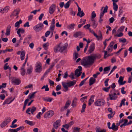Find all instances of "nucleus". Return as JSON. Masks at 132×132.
<instances>
[{"label": "nucleus", "instance_id": "38", "mask_svg": "<svg viewBox=\"0 0 132 132\" xmlns=\"http://www.w3.org/2000/svg\"><path fill=\"white\" fill-rule=\"evenodd\" d=\"M113 9L115 11H117L118 8V6L117 4L113 2Z\"/></svg>", "mask_w": 132, "mask_h": 132}, {"label": "nucleus", "instance_id": "47", "mask_svg": "<svg viewBox=\"0 0 132 132\" xmlns=\"http://www.w3.org/2000/svg\"><path fill=\"white\" fill-rule=\"evenodd\" d=\"M24 30L22 28H20L18 29L17 31L19 32L20 33L23 34L24 32Z\"/></svg>", "mask_w": 132, "mask_h": 132}, {"label": "nucleus", "instance_id": "44", "mask_svg": "<svg viewBox=\"0 0 132 132\" xmlns=\"http://www.w3.org/2000/svg\"><path fill=\"white\" fill-rule=\"evenodd\" d=\"M44 88L45 89V90L46 91H48L49 90V88L48 87V85H44L41 88L42 89H43Z\"/></svg>", "mask_w": 132, "mask_h": 132}, {"label": "nucleus", "instance_id": "45", "mask_svg": "<svg viewBox=\"0 0 132 132\" xmlns=\"http://www.w3.org/2000/svg\"><path fill=\"white\" fill-rule=\"evenodd\" d=\"M36 108L34 106H33L31 109L30 108V112L31 114H33L36 111Z\"/></svg>", "mask_w": 132, "mask_h": 132}, {"label": "nucleus", "instance_id": "56", "mask_svg": "<svg viewBox=\"0 0 132 132\" xmlns=\"http://www.w3.org/2000/svg\"><path fill=\"white\" fill-rule=\"evenodd\" d=\"M104 52V58L105 59L106 57H107L109 56V54H107V52L106 51H103Z\"/></svg>", "mask_w": 132, "mask_h": 132}, {"label": "nucleus", "instance_id": "23", "mask_svg": "<svg viewBox=\"0 0 132 132\" xmlns=\"http://www.w3.org/2000/svg\"><path fill=\"white\" fill-rule=\"evenodd\" d=\"M11 98H10L6 99L3 103V105H4L5 104H9L12 102V101L10 100Z\"/></svg>", "mask_w": 132, "mask_h": 132}, {"label": "nucleus", "instance_id": "59", "mask_svg": "<svg viewBox=\"0 0 132 132\" xmlns=\"http://www.w3.org/2000/svg\"><path fill=\"white\" fill-rule=\"evenodd\" d=\"M109 80L108 78H107L104 81L105 85V86H108V82Z\"/></svg>", "mask_w": 132, "mask_h": 132}, {"label": "nucleus", "instance_id": "3", "mask_svg": "<svg viewBox=\"0 0 132 132\" xmlns=\"http://www.w3.org/2000/svg\"><path fill=\"white\" fill-rule=\"evenodd\" d=\"M43 26V24L42 23H40L34 26L33 27V29L36 32H38L42 29Z\"/></svg>", "mask_w": 132, "mask_h": 132}, {"label": "nucleus", "instance_id": "43", "mask_svg": "<svg viewBox=\"0 0 132 132\" xmlns=\"http://www.w3.org/2000/svg\"><path fill=\"white\" fill-rule=\"evenodd\" d=\"M86 104L85 103H84L82 106V109L81 111V113H82L85 111V109L86 108Z\"/></svg>", "mask_w": 132, "mask_h": 132}, {"label": "nucleus", "instance_id": "58", "mask_svg": "<svg viewBox=\"0 0 132 132\" xmlns=\"http://www.w3.org/2000/svg\"><path fill=\"white\" fill-rule=\"evenodd\" d=\"M5 97V95L3 94H2L0 95V99L2 100H3L4 99Z\"/></svg>", "mask_w": 132, "mask_h": 132}, {"label": "nucleus", "instance_id": "8", "mask_svg": "<svg viewBox=\"0 0 132 132\" xmlns=\"http://www.w3.org/2000/svg\"><path fill=\"white\" fill-rule=\"evenodd\" d=\"M42 68L41 64L39 62H37L36 66V71L37 73H40L42 71Z\"/></svg>", "mask_w": 132, "mask_h": 132}, {"label": "nucleus", "instance_id": "50", "mask_svg": "<svg viewBox=\"0 0 132 132\" xmlns=\"http://www.w3.org/2000/svg\"><path fill=\"white\" fill-rule=\"evenodd\" d=\"M6 83H3L0 86V88H5L6 86Z\"/></svg>", "mask_w": 132, "mask_h": 132}, {"label": "nucleus", "instance_id": "25", "mask_svg": "<svg viewBox=\"0 0 132 132\" xmlns=\"http://www.w3.org/2000/svg\"><path fill=\"white\" fill-rule=\"evenodd\" d=\"M118 129V126L116 125L115 123H113L112 125L111 129H112L113 130L117 131Z\"/></svg>", "mask_w": 132, "mask_h": 132}, {"label": "nucleus", "instance_id": "51", "mask_svg": "<svg viewBox=\"0 0 132 132\" xmlns=\"http://www.w3.org/2000/svg\"><path fill=\"white\" fill-rule=\"evenodd\" d=\"M55 28V25L51 24V26L50 27V30L52 31H53Z\"/></svg>", "mask_w": 132, "mask_h": 132}, {"label": "nucleus", "instance_id": "46", "mask_svg": "<svg viewBox=\"0 0 132 132\" xmlns=\"http://www.w3.org/2000/svg\"><path fill=\"white\" fill-rule=\"evenodd\" d=\"M119 42L120 43H125L126 42L127 40L125 38H120L119 39Z\"/></svg>", "mask_w": 132, "mask_h": 132}, {"label": "nucleus", "instance_id": "14", "mask_svg": "<svg viewBox=\"0 0 132 132\" xmlns=\"http://www.w3.org/2000/svg\"><path fill=\"white\" fill-rule=\"evenodd\" d=\"M12 82L13 83L16 85H19L21 82L19 79L17 78H15L12 79Z\"/></svg>", "mask_w": 132, "mask_h": 132}, {"label": "nucleus", "instance_id": "5", "mask_svg": "<svg viewBox=\"0 0 132 132\" xmlns=\"http://www.w3.org/2000/svg\"><path fill=\"white\" fill-rule=\"evenodd\" d=\"M105 103L104 100L100 99L95 101L94 103V104L96 106H100L104 105Z\"/></svg>", "mask_w": 132, "mask_h": 132}, {"label": "nucleus", "instance_id": "31", "mask_svg": "<svg viewBox=\"0 0 132 132\" xmlns=\"http://www.w3.org/2000/svg\"><path fill=\"white\" fill-rule=\"evenodd\" d=\"M76 81L73 80L72 81H70L69 82H68V84L69 86V87H71L75 85L76 84Z\"/></svg>", "mask_w": 132, "mask_h": 132}, {"label": "nucleus", "instance_id": "9", "mask_svg": "<svg viewBox=\"0 0 132 132\" xmlns=\"http://www.w3.org/2000/svg\"><path fill=\"white\" fill-rule=\"evenodd\" d=\"M56 9V5L53 4L49 8V12L51 14H53L55 11Z\"/></svg>", "mask_w": 132, "mask_h": 132}, {"label": "nucleus", "instance_id": "39", "mask_svg": "<svg viewBox=\"0 0 132 132\" xmlns=\"http://www.w3.org/2000/svg\"><path fill=\"white\" fill-rule=\"evenodd\" d=\"M20 72L22 76H23L26 73L25 69L24 68H21Z\"/></svg>", "mask_w": 132, "mask_h": 132}, {"label": "nucleus", "instance_id": "62", "mask_svg": "<svg viewBox=\"0 0 132 132\" xmlns=\"http://www.w3.org/2000/svg\"><path fill=\"white\" fill-rule=\"evenodd\" d=\"M90 26V25L89 24H88L84 26V28L85 29H89V28Z\"/></svg>", "mask_w": 132, "mask_h": 132}, {"label": "nucleus", "instance_id": "15", "mask_svg": "<svg viewBox=\"0 0 132 132\" xmlns=\"http://www.w3.org/2000/svg\"><path fill=\"white\" fill-rule=\"evenodd\" d=\"M68 46V44H64L63 45H62L61 43V44L60 45V52L61 53L63 51L66 49Z\"/></svg>", "mask_w": 132, "mask_h": 132}, {"label": "nucleus", "instance_id": "54", "mask_svg": "<svg viewBox=\"0 0 132 132\" xmlns=\"http://www.w3.org/2000/svg\"><path fill=\"white\" fill-rule=\"evenodd\" d=\"M70 6V4L69 2H67L64 5V7L65 9L68 8Z\"/></svg>", "mask_w": 132, "mask_h": 132}, {"label": "nucleus", "instance_id": "12", "mask_svg": "<svg viewBox=\"0 0 132 132\" xmlns=\"http://www.w3.org/2000/svg\"><path fill=\"white\" fill-rule=\"evenodd\" d=\"M85 14L83 11H81V9L80 7H78V12L77 14V15L79 16L80 17H81L84 16Z\"/></svg>", "mask_w": 132, "mask_h": 132}, {"label": "nucleus", "instance_id": "36", "mask_svg": "<svg viewBox=\"0 0 132 132\" xmlns=\"http://www.w3.org/2000/svg\"><path fill=\"white\" fill-rule=\"evenodd\" d=\"M49 45V43L47 42L43 44V46L45 50H47Z\"/></svg>", "mask_w": 132, "mask_h": 132}, {"label": "nucleus", "instance_id": "63", "mask_svg": "<svg viewBox=\"0 0 132 132\" xmlns=\"http://www.w3.org/2000/svg\"><path fill=\"white\" fill-rule=\"evenodd\" d=\"M125 89V87H122L121 88V92L122 94H125L126 93V92L124 91Z\"/></svg>", "mask_w": 132, "mask_h": 132}, {"label": "nucleus", "instance_id": "18", "mask_svg": "<svg viewBox=\"0 0 132 132\" xmlns=\"http://www.w3.org/2000/svg\"><path fill=\"white\" fill-rule=\"evenodd\" d=\"M33 68L32 66H30L27 69L26 74L30 75L32 71Z\"/></svg>", "mask_w": 132, "mask_h": 132}, {"label": "nucleus", "instance_id": "28", "mask_svg": "<svg viewBox=\"0 0 132 132\" xmlns=\"http://www.w3.org/2000/svg\"><path fill=\"white\" fill-rule=\"evenodd\" d=\"M37 92H33L32 93L30 94H29L28 96V98L31 99L32 98H34L35 96V94Z\"/></svg>", "mask_w": 132, "mask_h": 132}, {"label": "nucleus", "instance_id": "41", "mask_svg": "<svg viewBox=\"0 0 132 132\" xmlns=\"http://www.w3.org/2000/svg\"><path fill=\"white\" fill-rule=\"evenodd\" d=\"M44 101H46L51 102L53 99L52 98L47 97L44 99Z\"/></svg>", "mask_w": 132, "mask_h": 132}, {"label": "nucleus", "instance_id": "34", "mask_svg": "<svg viewBox=\"0 0 132 132\" xmlns=\"http://www.w3.org/2000/svg\"><path fill=\"white\" fill-rule=\"evenodd\" d=\"M100 34L99 36H98L97 35V37H96L97 38V40H102V37L101 34V32L100 31H99L98 32Z\"/></svg>", "mask_w": 132, "mask_h": 132}, {"label": "nucleus", "instance_id": "30", "mask_svg": "<svg viewBox=\"0 0 132 132\" xmlns=\"http://www.w3.org/2000/svg\"><path fill=\"white\" fill-rule=\"evenodd\" d=\"M81 72L79 71L78 69H77L75 71V75L77 76V77L80 76L81 74Z\"/></svg>", "mask_w": 132, "mask_h": 132}, {"label": "nucleus", "instance_id": "24", "mask_svg": "<svg viewBox=\"0 0 132 132\" xmlns=\"http://www.w3.org/2000/svg\"><path fill=\"white\" fill-rule=\"evenodd\" d=\"M22 21L21 20H20L19 21L16 22L14 25V26L15 27H17V28H18L20 27V25L22 23ZM18 28L16 29V30H17Z\"/></svg>", "mask_w": 132, "mask_h": 132}, {"label": "nucleus", "instance_id": "22", "mask_svg": "<svg viewBox=\"0 0 132 132\" xmlns=\"http://www.w3.org/2000/svg\"><path fill=\"white\" fill-rule=\"evenodd\" d=\"M73 60H75L79 57V54L76 51H75L73 55Z\"/></svg>", "mask_w": 132, "mask_h": 132}, {"label": "nucleus", "instance_id": "16", "mask_svg": "<svg viewBox=\"0 0 132 132\" xmlns=\"http://www.w3.org/2000/svg\"><path fill=\"white\" fill-rule=\"evenodd\" d=\"M68 82H62V85L65 89L64 91L65 92L67 91L68 90V87H69L68 86Z\"/></svg>", "mask_w": 132, "mask_h": 132}, {"label": "nucleus", "instance_id": "2", "mask_svg": "<svg viewBox=\"0 0 132 132\" xmlns=\"http://www.w3.org/2000/svg\"><path fill=\"white\" fill-rule=\"evenodd\" d=\"M108 9V6L107 5H106L104 8L103 7H102L100 9L101 12L100 15V19L99 21V23H101L103 21L102 18H103L104 13L107 12Z\"/></svg>", "mask_w": 132, "mask_h": 132}, {"label": "nucleus", "instance_id": "13", "mask_svg": "<svg viewBox=\"0 0 132 132\" xmlns=\"http://www.w3.org/2000/svg\"><path fill=\"white\" fill-rule=\"evenodd\" d=\"M61 43H60L58 45H56L54 48V51L55 53L57 52H60V45Z\"/></svg>", "mask_w": 132, "mask_h": 132}, {"label": "nucleus", "instance_id": "60", "mask_svg": "<svg viewBox=\"0 0 132 132\" xmlns=\"http://www.w3.org/2000/svg\"><path fill=\"white\" fill-rule=\"evenodd\" d=\"M125 27L123 26H121L120 27L118 30V31H122L124 29Z\"/></svg>", "mask_w": 132, "mask_h": 132}, {"label": "nucleus", "instance_id": "21", "mask_svg": "<svg viewBox=\"0 0 132 132\" xmlns=\"http://www.w3.org/2000/svg\"><path fill=\"white\" fill-rule=\"evenodd\" d=\"M95 96L94 95H92L91 96L90 99L88 101V105L90 106L91 104L94 102V98Z\"/></svg>", "mask_w": 132, "mask_h": 132}, {"label": "nucleus", "instance_id": "57", "mask_svg": "<svg viewBox=\"0 0 132 132\" xmlns=\"http://www.w3.org/2000/svg\"><path fill=\"white\" fill-rule=\"evenodd\" d=\"M96 16V14L94 11H93L92 13V18H94Z\"/></svg>", "mask_w": 132, "mask_h": 132}, {"label": "nucleus", "instance_id": "27", "mask_svg": "<svg viewBox=\"0 0 132 132\" xmlns=\"http://www.w3.org/2000/svg\"><path fill=\"white\" fill-rule=\"evenodd\" d=\"M25 54V51H23L21 52L20 55V59L21 60H23L24 59Z\"/></svg>", "mask_w": 132, "mask_h": 132}, {"label": "nucleus", "instance_id": "49", "mask_svg": "<svg viewBox=\"0 0 132 132\" xmlns=\"http://www.w3.org/2000/svg\"><path fill=\"white\" fill-rule=\"evenodd\" d=\"M7 125L5 122L4 120L1 125V127L2 128H3Z\"/></svg>", "mask_w": 132, "mask_h": 132}, {"label": "nucleus", "instance_id": "10", "mask_svg": "<svg viewBox=\"0 0 132 132\" xmlns=\"http://www.w3.org/2000/svg\"><path fill=\"white\" fill-rule=\"evenodd\" d=\"M95 48V45L94 43H92L89 46L88 50V53L89 54L92 53L94 51Z\"/></svg>", "mask_w": 132, "mask_h": 132}, {"label": "nucleus", "instance_id": "33", "mask_svg": "<svg viewBox=\"0 0 132 132\" xmlns=\"http://www.w3.org/2000/svg\"><path fill=\"white\" fill-rule=\"evenodd\" d=\"M82 33L80 31H79L76 32L74 34L73 36L76 38L81 36V35Z\"/></svg>", "mask_w": 132, "mask_h": 132}, {"label": "nucleus", "instance_id": "4", "mask_svg": "<svg viewBox=\"0 0 132 132\" xmlns=\"http://www.w3.org/2000/svg\"><path fill=\"white\" fill-rule=\"evenodd\" d=\"M109 96H110V99L111 100H116L118 98L114 89L110 91Z\"/></svg>", "mask_w": 132, "mask_h": 132}, {"label": "nucleus", "instance_id": "40", "mask_svg": "<svg viewBox=\"0 0 132 132\" xmlns=\"http://www.w3.org/2000/svg\"><path fill=\"white\" fill-rule=\"evenodd\" d=\"M80 128L78 127H74L73 129V132H79Z\"/></svg>", "mask_w": 132, "mask_h": 132}, {"label": "nucleus", "instance_id": "1", "mask_svg": "<svg viewBox=\"0 0 132 132\" xmlns=\"http://www.w3.org/2000/svg\"><path fill=\"white\" fill-rule=\"evenodd\" d=\"M101 57L100 54H94L92 55L88 56L87 58H84L81 61V64L85 68L91 65L96 59H100Z\"/></svg>", "mask_w": 132, "mask_h": 132}, {"label": "nucleus", "instance_id": "7", "mask_svg": "<svg viewBox=\"0 0 132 132\" xmlns=\"http://www.w3.org/2000/svg\"><path fill=\"white\" fill-rule=\"evenodd\" d=\"M71 103L70 101L68 100L67 101L64 106L62 107L60 110L61 112H63L64 110H66L70 105Z\"/></svg>", "mask_w": 132, "mask_h": 132}, {"label": "nucleus", "instance_id": "64", "mask_svg": "<svg viewBox=\"0 0 132 132\" xmlns=\"http://www.w3.org/2000/svg\"><path fill=\"white\" fill-rule=\"evenodd\" d=\"M110 70V67H106L104 69V72L109 71Z\"/></svg>", "mask_w": 132, "mask_h": 132}, {"label": "nucleus", "instance_id": "32", "mask_svg": "<svg viewBox=\"0 0 132 132\" xmlns=\"http://www.w3.org/2000/svg\"><path fill=\"white\" fill-rule=\"evenodd\" d=\"M77 100V98L76 97H75L73 100L71 104V105L73 107L76 106Z\"/></svg>", "mask_w": 132, "mask_h": 132}, {"label": "nucleus", "instance_id": "29", "mask_svg": "<svg viewBox=\"0 0 132 132\" xmlns=\"http://www.w3.org/2000/svg\"><path fill=\"white\" fill-rule=\"evenodd\" d=\"M25 122L31 126H32L35 125V123L33 121L26 120L24 121Z\"/></svg>", "mask_w": 132, "mask_h": 132}, {"label": "nucleus", "instance_id": "20", "mask_svg": "<svg viewBox=\"0 0 132 132\" xmlns=\"http://www.w3.org/2000/svg\"><path fill=\"white\" fill-rule=\"evenodd\" d=\"M9 9V7L8 6H6L3 9H1L0 12L2 13H4L5 12H7Z\"/></svg>", "mask_w": 132, "mask_h": 132}, {"label": "nucleus", "instance_id": "55", "mask_svg": "<svg viewBox=\"0 0 132 132\" xmlns=\"http://www.w3.org/2000/svg\"><path fill=\"white\" fill-rule=\"evenodd\" d=\"M124 123H123V125L124 126H127L128 125V120L127 119H124Z\"/></svg>", "mask_w": 132, "mask_h": 132}, {"label": "nucleus", "instance_id": "17", "mask_svg": "<svg viewBox=\"0 0 132 132\" xmlns=\"http://www.w3.org/2000/svg\"><path fill=\"white\" fill-rule=\"evenodd\" d=\"M19 14V12L16 10H15L13 11L12 13L11 14V15L10 16H16V18H17L18 17V15Z\"/></svg>", "mask_w": 132, "mask_h": 132}, {"label": "nucleus", "instance_id": "11", "mask_svg": "<svg viewBox=\"0 0 132 132\" xmlns=\"http://www.w3.org/2000/svg\"><path fill=\"white\" fill-rule=\"evenodd\" d=\"M60 120H57L56 122L54 123L53 124V126L54 128L57 129L60 126Z\"/></svg>", "mask_w": 132, "mask_h": 132}, {"label": "nucleus", "instance_id": "37", "mask_svg": "<svg viewBox=\"0 0 132 132\" xmlns=\"http://www.w3.org/2000/svg\"><path fill=\"white\" fill-rule=\"evenodd\" d=\"M75 24H71L68 25L67 26V28L69 29H74V27L75 26Z\"/></svg>", "mask_w": 132, "mask_h": 132}, {"label": "nucleus", "instance_id": "53", "mask_svg": "<svg viewBox=\"0 0 132 132\" xmlns=\"http://www.w3.org/2000/svg\"><path fill=\"white\" fill-rule=\"evenodd\" d=\"M55 65V63H52L50 67L49 68V69L47 71L48 72H49L50 70H51L52 68Z\"/></svg>", "mask_w": 132, "mask_h": 132}, {"label": "nucleus", "instance_id": "61", "mask_svg": "<svg viewBox=\"0 0 132 132\" xmlns=\"http://www.w3.org/2000/svg\"><path fill=\"white\" fill-rule=\"evenodd\" d=\"M9 131L11 132H17L18 131L17 128L15 129H10Z\"/></svg>", "mask_w": 132, "mask_h": 132}, {"label": "nucleus", "instance_id": "6", "mask_svg": "<svg viewBox=\"0 0 132 132\" xmlns=\"http://www.w3.org/2000/svg\"><path fill=\"white\" fill-rule=\"evenodd\" d=\"M54 113L52 110H50L46 113L44 115V117L45 118H49L51 117L54 114Z\"/></svg>", "mask_w": 132, "mask_h": 132}, {"label": "nucleus", "instance_id": "19", "mask_svg": "<svg viewBox=\"0 0 132 132\" xmlns=\"http://www.w3.org/2000/svg\"><path fill=\"white\" fill-rule=\"evenodd\" d=\"M11 28V27L10 25L8 26L7 27L5 33V34L6 35L9 36L10 35Z\"/></svg>", "mask_w": 132, "mask_h": 132}, {"label": "nucleus", "instance_id": "35", "mask_svg": "<svg viewBox=\"0 0 132 132\" xmlns=\"http://www.w3.org/2000/svg\"><path fill=\"white\" fill-rule=\"evenodd\" d=\"M92 21L93 22L92 24L93 28H95L97 26V23L94 19H93L92 20Z\"/></svg>", "mask_w": 132, "mask_h": 132}, {"label": "nucleus", "instance_id": "48", "mask_svg": "<svg viewBox=\"0 0 132 132\" xmlns=\"http://www.w3.org/2000/svg\"><path fill=\"white\" fill-rule=\"evenodd\" d=\"M123 77L122 76H120L119 78V79L118 80V82L119 84L121 83L123 81Z\"/></svg>", "mask_w": 132, "mask_h": 132}, {"label": "nucleus", "instance_id": "52", "mask_svg": "<svg viewBox=\"0 0 132 132\" xmlns=\"http://www.w3.org/2000/svg\"><path fill=\"white\" fill-rule=\"evenodd\" d=\"M89 30L93 34L95 37H97V35L94 32L93 30H91L90 29H89Z\"/></svg>", "mask_w": 132, "mask_h": 132}, {"label": "nucleus", "instance_id": "42", "mask_svg": "<svg viewBox=\"0 0 132 132\" xmlns=\"http://www.w3.org/2000/svg\"><path fill=\"white\" fill-rule=\"evenodd\" d=\"M11 119L10 117H7L5 119L4 121L7 124L11 121Z\"/></svg>", "mask_w": 132, "mask_h": 132}, {"label": "nucleus", "instance_id": "26", "mask_svg": "<svg viewBox=\"0 0 132 132\" xmlns=\"http://www.w3.org/2000/svg\"><path fill=\"white\" fill-rule=\"evenodd\" d=\"M96 79L93 77H91L89 80V85L91 86L93 85L95 82Z\"/></svg>", "mask_w": 132, "mask_h": 132}]
</instances>
